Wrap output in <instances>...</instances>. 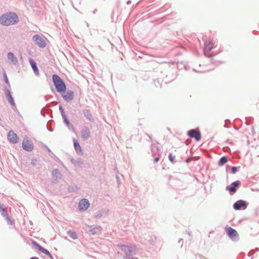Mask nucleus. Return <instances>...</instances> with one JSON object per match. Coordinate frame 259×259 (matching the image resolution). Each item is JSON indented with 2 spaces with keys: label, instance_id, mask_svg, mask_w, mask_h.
I'll return each mask as SVG.
<instances>
[{
  "label": "nucleus",
  "instance_id": "1",
  "mask_svg": "<svg viewBox=\"0 0 259 259\" xmlns=\"http://www.w3.org/2000/svg\"><path fill=\"white\" fill-rule=\"evenodd\" d=\"M19 18L13 12H8L0 16V23L3 26H10L18 23Z\"/></svg>",
  "mask_w": 259,
  "mask_h": 259
},
{
  "label": "nucleus",
  "instance_id": "2",
  "mask_svg": "<svg viewBox=\"0 0 259 259\" xmlns=\"http://www.w3.org/2000/svg\"><path fill=\"white\" fill-rule=\"evenodd\" d=\"M121 250L124 253L123 259H138L134 256L137 254L136 246L119 245Z\"/></svg>",
  "mask_w": 259,
  "mask_h": 259
},
{
  "label": "nucleus",
  "instance_id": "3",
  "mask_svg": "<svg viewBox=\"0 0 259 259\" xmlns=\"http://www.w3.org/2000/svg\"><path fill=\"white\" fill-rule=\"evenodd\" d=\"M52 80L56 91L60 93H65L66 85L64 80L57 74L52 75Z\"/></svg>",
  "mask_w": 259,
  "mask_h": 259
},
{
  "label": "nucleus",
  "instance_id": "4",
  "mask_svg": "<svg viewBox=\"0 0 259 259\" xmlns=\"http://www.w3.org/2000/svg\"><path fill=\"white\" fill-rule=\"evenodd\" d=\"M213 47L214 45L211 41L208 40L205 41L203 52L205 56L211 57L213 55V53L211 52Z\"/></svg>",
  "mask_w": 259,
  "mask_h": 259
},
{
  "label": "nucleus",
  "instance_id": "5",
  "mask_svg": "<svg viewBox=\"0 0 259 259\" xmlns=\"http://www.w3.org/2000/svg\"><path fill=\"white\" fill-rule=\"evenodd\" d=\"M0 213L7 221L8 225H13L14 224V221L9 216L6 208L4 204H0Z\"/></svg>",
  "mask_w": 259,
  "mask_h": 259
},
{
  "label": "nucleus",
  "instance_id": "6",
  "mask_svg": "<svg viewBox=\"0 0 259 259\" xmlns=\"http://www.w3.org/2000/svg\"><path fill=\"white\" fill-rule=\"evenodd\" d=\"M32 40L35 45H37L40 48H44L46 46V42L43 38L38 34H35L32 37Z\"/></svg>",
  "mask_w": 259,
  "mask_h": 259
},
{
  "label": "nucleus",
  "instance_id": "7",
  "mask_svg": "<svg viewBox=\"0 0 259 259\" xmlns=\"http://www.w3.org/2000/svg\"><path fill=\"white\" fill-rule=\"evenodd\" d=\"M187 135L191 138L194 139L196 141H199L201 138L200 131L198 129L193 128L187 132Z\"/></svg>",
  "mask_w": 259,
  "mask_h": 259
},
{
  "label": "nucleus",
  "instance_id": "8",
  "mask_svg": "<svg viewBox=\"0 0 259 259\" xmlns=\"http://www.w3.org/2000/svg\"><path fill=\"white\" fill-rule=\"evenodd\" d=\"M227 234L232 240L237 241L239 240V235L237 231L232 227H228L227 228Z\"/></svg>",
  "mask_w": 259,
  "mask_h": 259
},
{
  "label": "nucleus",
  "instance_id": "9",
  "mask_svg": "<svg viewBox=\"0 0 259 259\" xmlns=\"http://www.w3.org/2000/svg\"><path fill=\"white\" fill-rule=\"evenodd\" d=\"M22 147L24 150L28 152H31L34 149L33 144L29 141L28 137H25L23 139Z\"/></svg>",
  "mask_w": 259,
  "mask_h": 259
},
{
  "label": "nucleus",
  "instance_id": "10",
  "mask_svg": "<svg viewBox=\"0 0 259 259\" xmlns=\"http://www.w3.org/2000/svg\"><path fill=\"white\" fill-rule=\"evenodd\" d=\"M248 205V203L243 200H239L233 204V208L236 210H244Z\"/></svg>",
  "mask_w": 259,
  "mask_h": 259
},
{
  "label": "nucleus",
  "instance_id": "11",
  "mask_svg": "<svg viewBox=\"0 0 259 259\" xmlns=\"http://www.w3.org/2000/svg\"><path fill=\"white\" fill-rule=\"evenodd\" d=\"M3 90H4L5 95L6 96V97L9 103L10 104V105L12 107H14L15 108H16V104L14 102V100L12 97V93H11L10 89H8L7 87H5L4 88Z\"/></svg>",
  "mask_w": 259,
  "mask_h": 259
},
{
  "label": "nucleus",
  "instance_id": "12",
  "mask_svg": "<svg viewBox=\"0 0 259 259\" xmlns=\"http://www.w3.org/2000/svg\"><path fill=\"white\" fill-rule=\"evenodd\" d=\"M241 183L239 181H236L232 182L229 186H227L226 188L230 194H234L237 191V188L240 185Z\"/></svg>",
  "mask_w": 259,
  "mask_h": 259
},
{
  "label": "nucleus",
  "instance_id": "13",
  "mask_svg": "<svg viewBox=\"0 0 259 259\" xmlns=\"http://www.w3.org/2000/svg\"><path fill=\"white\" fill-rule=\"evenodd\" d=\"M89 201L85 198L81 199L78 203L79 210L81 211H84L90 206Z\"/></svg>",
  "mask_w": 259,
  "mask_h": 259
},
{
  "label": "nucleus",
  "instance_id": "14",
  "mask_svg": "<svg viewBox=\"0 0 259 259\" xmlns=\"http://www.w3.org/2000/svg\"><path fill=\"white\" fill-rule=\"evenodd\" d=\"M61 94L64 100L67 102L71 101L74 96V92L72 91H68L66 92H65V93Z\"/></svg>",
  "mask_w": 259,
  "mask_h": 259
},
{
  "label": "nucleus",
  "instance_id": "15",
  "mask_svg": "<svg viewBox=\"0 0 259 259\" xmlns=\"http://www.w3.org/2000/svg\"><path fill=\"white\" fill-rule=\"evenodd\" d=\"M8 139L10 142L16 144L18 143L19 138L13 131H10L8 134Z\"/></svg>",
  "mask_w": 259,
  "mask_h": 259
},
{
  "label": "nucleus",
  "instance_id": "16",
  "mask_svg": "<svg viewBox=\"0 0 259 259\" xmlns=\"http://www.w3.org/2000/svg\"><path fill=\"white\" fill-rule=\"evenodd\" d=\"M81 137L84 141L87 140L90 138V131L88 127L85 126L82 129L81 131Z\"/></svg>",
  "mask_w": 259,
  "mask_h": 259
},
{
  "label": "nucleus",
  "instance_id": "17",
  "mask_svg": "<svg viewBox=\"0 0 259 259\" xmlns=\"http://www.w3.org/2000/svg\"><path fill=\"white\" fill-rule=\"evenodd\" d=\"M7 58L9 61L13 64L16 65L18 63L17 58L14 56V54L12 52L8 53Z\"/></svg>",
  "mask_w": 259,
  "mask_h": 259
},
{
  "label": "nucleus",
  "instance_id": "18",
  "mask_svg": "<svg viewBox=\"0 0 259 259\" xmlns=\"http://www.w3.org/2000/svg\"><path fill=\"white\" fill-rule=\"evenodd\" d=\"M102 228L100 226H97L90 229L88 231L91 235H94L99 234L101 232Z\"/></svg>",
  "mask_w": 259,
  "mask_h": 259
},
{
  "label": "nucleus",
  "instance_id": "19",
  "mask_svg": "<svg viewBox=\"0 0 259 259\" xmlns=\"http://www.w3.org/2000/svg\"><path fill=\"white\" fill-rule=\"evenodd\" d=\"M52 175L53 178H55L56 180H60L62 177L61 172L57 168L53 170Z\"/></svg>",
  "mask_w": 259,
  "mask_h": 259
},
{
  "label": "nucleus",
  "instance_id": "20",
  "mask_svg": "<svg viewBox=\"0 0 259 259\" xmlns=\"http://www.w3.org/2000/svg\"><path fill=\"white\" fill-rule=\"evenodd\" d=\"M29 63L30 64L34 72L35 75H39V70L38 69V67L37 66L36 62L32 59H29Z\"/></svg>",
  "mask_w": 259,
  "mask_h": 259
},
{
  "label": "nucleus",
  "instance_id": "21",
  "mask_svg": "<svg viewBox=\"0 0 259 259\" xmlns=\"http://www.w3.org/2000/svg\"><path fill=\"white\" fill-rule=\"evenodd\" d=\"M73 144L76 152L78 154L82 153V149L77 140L73 139Z\"/></svg>",
  "mask_w": 259,
  "mask_h": 259
},
{
  "label": "nucleus",
  "instance_id": "22",
  "mask_svg": "<svg viewBox=\"0 0 259 259\" xmlns=\"http://www.w3.org/2000/svg\"><path fill=\"white\" fill-rule=\"evenodd\" d=\"M84 116L90 121L93 122L94 118H93L92 114L90 113L89 109H84L82 111Z\"/></svg>",
  "mask_w": 259,
  "mask_h": 259
},
{
  "label": "nucleus",
  "instance_id": "23",
  "mask_svg": "<svg viewBox=\"0 0 259 259\" xmlns=\"http://www.w3.org/2000/svg\"><path fill=\"white\" fill-rule=\"evenodd\" d=\"M160 149L157 144L152 143L151 144V152L152 156H154L155 155V153L156 151H159Z\"/></svg>",
  "mask_w": 259,
  "mask_h": 259
},
{
  "label": "nucleus",
  "instance_id": "24",
  "mask_svg": "<svg viewBox=\"0 0 259 259\" xmlns=\"http://www.w3.org/2000/svg\"><path fill=\"white\" fill-rule=\"evenodd\" d=\"M67 234L72 239L75 240L77 239V235L74 231L69 230L67 231Z\"/></svg>",
  "mask_w": 259,
  "mask_h": 259
},
{
  "label": "nucleus",
  "instance_id": "25",
  "mask_svg": "<svg viewBox=\"0 0 259 259\" xmlns=\"http://www.w3.org/2000/svg\"><path fill=\"white\" fill-rule=\"evenodd\" d=\"M40 249H39V251L42 253H44V254L48 255L50 258L51 259H54L53 256L52 255V254H51V253L48 250H47V249L44 248L43 247H40Z\"/></svg>",
  "mask_w": 259,
  "mask_h": 259
},
{
  "label": "nucleus",
  "instance_id": "26",
  "mask_svg": "<svg viewBox=\"0 0 259 259\" xmlns=\"http://www.w3.org/2000/svg\"><path fill=\"white\" fill-rule=\"evenodd\" d=\"M228 159L227 156H223L220 159L218 164L220 166L223 165L228 162Z\"/></svg>",
  "mask_w": 259,
  "mask_h": 259
},
{
  "label": "nucleus",
  "instance_id": "27",
  "mask_svg": "<svg viewBox=\"0 0 259 259\" xmlns=\"http://www.w3.org/2000/svg\"><path fill=\"white\" fill-rule=\"evenodd\" d=\"M63 121L69 130H71V131L74 130L73 126L70 124L69 120L67 117L63 118Z\"/></svg>",
  "mask_w": 259,
  "mask_h": 259
},
{
  "label": "nucleus",
  "instance_id": "28",
  "mask_svg": "<svg viewBox=\"0 0 259 259\" xmlns=\"http://www.w3.org/2000/svg\"><path fill=\"white\" fill-rule=\"evenodd\" d=\"M59 111H60V112L61 113V114L62 115V117L63 119L65 118V117H66L67 116H66V115L65 112H64V110L63 108L61 106H60L59 108Z\"/></svg>",
  "mask_w": 259,
  "mask_h": 259
},
{
  "label": "nucleus",
  "instance_id": "29",
  "mask_svg": "<svg viewBox=\"0 0 259 259\" xmlns=\"http://www.w3.org/2000/svg\"><path fill=\"white\" fill-rule=\"evenodd\" d=\"M4 80L5 82L7 84H8L9 87H10V84L9 79H8V78L7 77L6 72H4Z\"/></svg>",
  "mask_w": 259,
  "mask_h": 259
},
{
  "label": "nucleus",
  "instance_id": "30",
  "mask_svg": "<svg viewBox=\"0 0 259 259\" xmlns=\"http://www.w3.org/2000/svg\"><path fill=\"white\" fill-rule=\"evenodd\" d=\"M154 84L156 87L161 88V84L160 82V79H156L154 80Z\"/></svg>",
  "mask_w": 259,
  "mask_h": 259
},
{
  "label": "nucleus",
  "instance_id": "31",
  "mask_svg": "<svg viewBox=\"0 0 259 259\" xmlns=\"http://www.w3.org/2000/svg\"><path fill=\"white\" fill-rule=\"evenodd\" d=\"M168 159L171 162L174 163V160L175 159V156L172 155V154L171 153H169L168 155Z\"/></svg>",
  "mask_w": 259,
  "mask_h": 259
},
{
  "label": "nucleus",
  "instance_id": "32",
  "mask_svg": "<svg viewBox=\"0 0 259 259\" xmlns=\"http://www.w3.org/2000/svg\"><path fill=\"white\" fill-rule=\"evenodd\" d=\"M239 167L237 166H232L231 168V172L232 174H235L238 170Z\"/></svg>",
  "mask_w": 259,
  "mask_h": 259
},
{
  "label": "nucleus",
  "instance_id": "33",
  "mask_svg": "<svg viewBox=\"0 0 259 259\" xmlns=\"http://www.w3.org/2000/svg\"><path fill=\"white\" fill-rule=\"evenodd\" d=\"M77 190V188L76 187H69L68 189V191L70 192H76Z\"/></svg>",
  "mask_w": 259,
  "mask_h": 259
},
{
  "label": "nucleus",
  "instance_id": "34",
  "mask_svg": "<svg viewBox=\"0 0 259 259\" xmlns=\"http://www.w3.org/2000/svg\"><path fill=\"white\" fill-rule=\"evenodd\" d=\"M32 244L37 247V249L39 250L40 247H42L41 245H40L36 241H33L32 242Z\"/></svg>",
  "mask_w": 259,
  "mask_h": 259
},
{
  "label": "nucleus",
  "instance_id": "35",
  "mask_svg": "<svg viewBox=\"0 0 259 259\" xmlns=\"http://www.w3.org/2000/svg\"><path fill=\"white\" fill-rule=\"evenodd\" d=\"M95 215L96 218H100L102 217V213L100 211H98L96 212Z\"/></svg>",
  "mask_w": 259,
  "mask_h": 259
},
{
  "label": "nucleus",
  "instance_id": "36",
  "mask_svg": "<svg viewBox=\"0 0 259 259\" xmlns=\"http://www.w3.org/2000/svg\"><path fill=\"white\" fill-rule=\"evenodd\" d=\"M225 122H226V123L224 124V126L225 127H228V126L227 125V123H231L230 120L229 119H226L225 120Z\"/></svg>",
  "mask_w": 259,
  "mask_h": 259
},
{
  "label": "nucleus",
  "instance_id": "37",
  "mask_svg": "<svg viewBox=\"0 0 259 259\" xmlns=\"http://www.w3.org/2000/svg\"><path fill=\"white\" fill-rule=\"evenodd\" d=\"M254 252L255 251L253 250H250L248 253V256L250 257L252 256L254 253Z\"/></svg>",
  "mask_w": 259,
  "mask_h": 259
},
{
  "label": "nucleus",
  "instance_id": "38",
  "mask_svg": "<svg viewBox=\"0 0 259 259\" xmlns=\"http://www.w3.org/2000/svg\"><path fill=\"white\" fill-rule=\"evenodd\" d=\"M159 160V157H156L154 158V162L155 163L157 162Z\"/></svg>",
  "mask_w": 259,
  "mask_h": 259
},
{
  "label": "nucleus",
  "instance_id": "39",
  "mask_svg": "<svg viewBox=\"0 0 259 259\" xmlns=\"http://www.w3.org/2000/svg\"><path fill=\"white\" fill-rule=\"evenodd\" d=\"M251 123L252 122L250 120H246L245 122L246 125H250L251 124Z\"/></svg>",
  "mask_w": 259,
  "mask_h": 259
},
{
  "label": "nucleus",
  "instance_id": "40",
  "mask_svg": "<svg viewBox=\"0 0 259 259\" xmlns=\"http://www.w3.org/2000/svg\"><path fill=\"white\" fill-rule=\"evenodd\" d=\"M46 148L47 149V151H48L49 152H50V153H51V154H53V155H54V154L52 152V151H51V150L50 149V148H49L48 146H46Z\"/></svg>",
  "mask_w": 259,
  "mask_h": 259
},
{
  "label": "nucleus",
  "instance_id": "41",
  "mask_svg": "<svg viewBox=\"0 0 259 259\" xmlns=\"http://www.w3.org/2000/svg\"><path fill=\"white\" fill-rule=\"evenodd\" d=\"M183 241L182 239H181L180 240H179V244H181V243L182 244H181V247H182V246H183Z\"/></svg>",
  "mask_w": 259,
  "mask_h": 259
},
{
  "label": "nucleus",
  "instance_id": "42",
  "mask_svg": "<svg viewBox=\"0 0 259 259\" xmlns=\"http://www.w3.org/2000/svg\"><path fill=\"white\" fill-rule=\"evenodd\" d=\"M47 128H48V130L49 131H50V132L53 131V130L51 128L49 127L48 126H47Z\"/></svg>",
  "mask_w": 259,
  "mask_h": 259
},
{
  "label": "nucleus",
  "instance_id": "43",
  "mask_svg": "<svg viewBox=\"0 0 259 259\" xmlns=\"http://www.w3.org/2000/svg\"><path fill=\"white\" fill-rule=\"evenodd\" d=\"M131 0H128L126 2L127 5H130V4H131Z\"/></svg>",
  "mask_w": 259,
  "mask_h": 259
},
{
  "label": "nucleus",
  "instance_id": "44",
  "mask_svg": "<svg viewBox=\"0 0 259 259\" xmlns=\"http://www.w3.org/2000/svg\"><path fill=\"white\" fill-rule=\"evenodd\" d=\"M31 164L32 165H34L35 164V162L34 160H32Z\"/></svg>",
  "mask_w": 259,
  "mask_h": 259
},
{
  "label": "nucleus",
  "instance_id": "45",
  "mask_svg": "<svg viewBox=\"0 0 259 259\" xmlns=\"http://www.w3.org/2000/svg\"><path fill=\"white\" fill-rule=\"evenodd\" d=\"M30 259H39V258L36 257H31Z\"/></svg>",
  "mask_w": 259,
  "mask_h": 259
},
{
  "label": "nucleus",
  "instance_id": "46",
  "mask_svg": "<svg viewBox=\"0 0 259 259\" xmlns=\"http://www.w3.org/2000/svg\"><path fill=\"white\" fill-rule=\"evenodd\" d=\"M146 135L148 137L150 140L152 139L150 135H148L147 134H146Z\"/></svg>",
  "mask_w": 259,
  "mask_h": 259
},
{
  "label": "nucleus",
  "instance_id": "47",
  "mask_svg": "<svg viewBox=\"0 0 259 259\" xmlns=\"http://www.w3.org/2000/svg\"><path fill=\"white\" fill-rule=\"evenodd\" d=\"M211 61L212 63L215 64V62H214V61H213V59H211Z\"/></svg>",
  "mask_w": 259,
  "mask_h": 259
},
{
  "label": "nucleus",
  "instance_id": "48",
  "mask_svg": "<svg viewBox=\"0 0 259 259\" xmlns=\"http://www.w3.org/2000/svg\"><path fill=\"white\" fill-rule=\"evenodd\" d=\"M116 179H117V181L118 182V181L119 180V178L118 176H116Z\"/></svg>",
  "mask_w": 259,
  "mask_h": 259
},
{
  "label": "nucleus",
  "instance_id": "49",
  "mask_svg": "<svg viewBox=\"0 0 259 259\" xmlns=\"http://www.w3.org/2000/svg\"><path fill=\"white\" fill-rule=\"evenodd\" d=\"M255 250L256 251H259V249L258 248H256Z\"/></svg>",
  "mask_w": 259,
  "mask_h": 259
},
{
  "label": "nucleus",
  "instance_id": "50",
  "mask_svg": "<svg viewBox=\"0 0 259 259\" xmlns=\"http://www.w3.org/2000/svg\"><path fill=\"white\" fill-rule=\"evenodd\" d=\"M240 255H245V253H240Z\"/></svg>",
  "mask_w": 259,
  "mask_h": 259
},
{
  "label": "nucleus",
  "instance_id": "51",
  "mask_svg": "<svg viewBox=\"0 0 259 259\" xmlns=\"http://www.w3.org/2000/svg\"><path fill=\"white\" fill-rule=\"evenodd\" d=\"M41 114L42 115L45 116V114L42 113V111H41Z\"/></svg>",
  "mask_w": 259,
  "mask_h": 259
},
{
  "label": "nucleus",
  "instance_id": "52",
  "mask_svg": "<svg viewBox=\"0 0 259 259\" xmlns=\"http://www.w3.org/2000/svg\"><path fill=\"white\" fill-rule=\"evenodd\" d=\"M253 131H254V127H252V131L253 132Z\"/></svg>",
  "mask_w": 259,
  "mask_h": 259
}]
</instances>
